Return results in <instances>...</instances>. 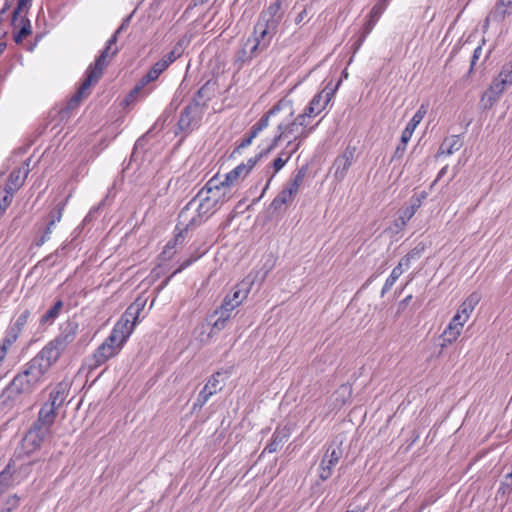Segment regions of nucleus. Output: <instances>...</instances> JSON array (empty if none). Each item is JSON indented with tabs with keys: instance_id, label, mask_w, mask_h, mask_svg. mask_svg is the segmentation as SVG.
Wrapping results in <instances>:
<instances>
[{
	"instance_id": "obj_7",
	"label": "nucleus",
	"mask_w": 512,
	"mask_h": 512,
	"mask_svg": "<svg viewBox=\"0 0 512 512\" xmlns=\"http://www.w3.org/2000/svg\"><path fill=\"white\" fill-rule=\"evenodd\" d=\"M203 114L204 111L201 110L197 103L186 105L179 115L177 123L178 130L185 135H188L198 129L201 124Z\"/></svg>"
},
{
	"instance_id": "obj_9",
	"label": "nucleus",
	"mask_w": 512,
	"mask_h": 512,
	"mask_svg": "<svg viewBox=\"0 0 512 512\" xmlns=\"http://www.w3.org/2000/svg\"><path fill=\"white\" fill-rule=\"evenodd\" d=\"M62 354L53 347L51 343H47L31 360L30 362L40 370L45 376L51 367L57 363Z\"/></svg>"
},
{
	"instance_id": "obj_58",
	"label": "nucleus",
	"mask_w": 512,
	"mask_h": 512,
	"mask_svg": "<svg viewBox=\"0 0 512 512\" xmlns=\"http://www.w3.org/2000/svg\"><path fill=\"white\" fill-rule=\"evenodd\" d=\"M467 321H464L460 315H458L456 313V315H454V317L452 318V320L450 321L449 325L450 326H454V328H458L459 327V330L462 331V328L464 326V324L466 323Z\"/></svg>"
},
{
	"instance_id": "obj_20",
	"label": "nucleus",
	"mask_w": 512,
	"mask_h": 512,
	"mask_svg": "<svg viewBox=\"0 0 512 512\" xmlns=\"http://www.w3.org/2000/svg\"><path fill=\"white\" fill-rule=\"evenodd\" d=\"M253 283L254 280L249 277L242 280L233 288L230 299L239 306L247 298Z\"/></svg>"
},
{
	"instance_id": "obj_39",
	"label": "nucleus",
	"mask_w": 512,
	"mask_h": 512,
	"mask_svg": "<svg viewBox=\"0 0 512 512\" xmlns=\"http://www.w3.org/2000/svg\"><path fill=\"white\" fill-rule=\"evenodd\" d=\"M384 8L381 6V4H376L370 11V20L367 22L366 24V27H365V34H368L371 32V30L373 29V27L375 26V23L377 21V19L380 17V15L382 14ZM366 35L363 36V38L365 37Z\"/></svg>"
},
{
	"instance_id": "obj_16",
	"label": "nucleus",
	"mask_w": 512,
	"mask_h": 512,
	"mask_svg": "<svg viewBox=\"0 0 512 512\" xmlns=\"http://www.w3.org/2000/svg\"><path fill=\"white\" fill-rule=\"evenodd\" d=\"M283 2L284 0H275L260 13L258 20L278 27L284 14L282 9Z\"/></svg>"
},
{
	"instance_id": "obj_43",
	"label": "nucleus",
	"mask_w": 512,
	"mask_h": 512,
	"mask_svg": "<svg viewBox=\"0 0 512 512\" xmlns=\"http://www.w3.org/2000/svg\"><path fill=\"white\" fill-rule=\"evenodd\" d=\"M30 317V311L28 309L24 310L15 320V322L10 326L13 330L21 334L23 328L28 322Z\"/></svg>"
},
{
	"instance_id": "obj_27",
	"label": "nucleus",
	"mask_w": 512,
	"mask_h": 512,
	"mask_svg": "<svg viewBox=\"0 0 512 512\" xmlns=\"http://www.w3.org/2000/svg\"><path fill=\"white\" fill-rule=\"evenodd\" d=\"M287 162H285L284 159L281 157H277L270 165H268L265 170V176H267V182L266 185L262 191L261 197L264 195L266 190L269 188V185L274 178V176L286 165Z\"/></svg>"
},
{
	"instance_id": "obj_36",
	"label": "nucleus",
	"mask_w": 512,
	"mask_h": 512,
	"mask_svg": "<svg viewBox=\"0 0 512 512\" xmlns=\"http://www.w3.org/2000/svg\"><path fill=\"white\" fill-rule=\"evenodd\" d=\"M184 52L183 40L178 41L172 50L164 55L161 59L166 62L169 66L174 61H176Z\"/></svg>"
},
{
	"instance_id": "obj_57",
	"label": "nucleus",
	"mask_w": 512,
	"mask_h": 512,
	"mask_svg": "<svg viewBox=\"0 0 512 512\" xmlns=\"http://www.w3.org/2000/svg\"><path fill=\"white\" fill-rule=\"evenodd\" d=\"M131 18H132V14H130L129 16L124 18L121 25L114 32V34L112 36H116V40L118 39V35L121 34L124 30H126L128 28Z\"/></svg>"
},
{
	"instance_id": "obj_51",
	"label": "nucleus",
	"mask_w": 512,
	"mask_h": 512,
	"mask_svg": "<svg viewBox=\"0 0 512 512\" xmlns=\"http://www.w3.org/2000/svg\"><path fill=\"white\" fill-rule=\"evenodd\" d=\"M498 77L505 80L509 85L512 84V62H508L502 66Z\"/></svg>"
},
{
	"instance_id": "obj_50",
	"label": "nucleus",
	"mask_w": 512,
	"mask_h": 512,
	"mask_svg": "<svg viewBox=\"0 0 512 512\" xmlns=\"http://www.w3.org/2000/svg\"><path fill=\"white\" fill-rule=\"evenodd\" d=\"M270 152H266V149L262 150L259 154H257L255 157L249 158L246 163H241L240 165H244L246 170L245 174L248 175L249 172L253 169V167L256 165V163L264 156L269 154Z\"/></svg>"
},
{
	"instance_id": "obj_40",
	"label": "nucleus",
	"mask_w": 512,
	"mask_h": 512,
	"mask_svg": "<svg viewBox=\"0 0 512 512\" xmlns=\"http://www.w3.org/2000/svg\"><path fill=\"white\" fill-rule=\"evenodd\" d=\"M32 4V0H18L17 6L12 13V25L17 26V16L22 13H27L30 6Z\"/></svg>"
},
{
	"instance_id": "obj_64",
	"label": "nucleus",
	"mask_w": 512,
	"mask_h": 512,
	"mask_svg": "<svg viewBox=\"0 0 512 512\" xmlns=\"http://www.w3.org/2000/svg\"><path fill=\"white\" fill-rule=\"evenodd\" d=\"M305 113V115L307 116V118H311V117H316L317 115L320 114V112H318L313 106H311L310 104H308V106L304 109L303 111Z\"/></svg>"
},
{
	"instance_id": "obj_26",
	"label": "nucleus",
	"mask_w": 512,
	"mask_h": 512,
	"mask_svg": "<svg viewBox=\"0 0 512 512\" xmlns=\"http://www.w3.org/2000/svg\"><path fill=\"white\" fill-rule=\"evenodd\" d=\"M462 142L457 135L447 137L442 142L438 154L439 155H452L454 152L460 150Z\"/></svg>"
},
{
	"instance_id": "obj_56",
	"label": "nucleus",
	"mask_w": 512,
	"mask_h": 512,
	"mask_svg": "<svg viewBox=\"0 0 512 512\" xmlns=\"http://www.w3.org/2000/svg\"><path fill=\"white\" fill-rule=\"evenodd\" d=\"M222 309L229 311L232 313V311L238 307V305L230 299V294H227L221 304Z\"/></svg>"
},
{
	"instance_id": "obj_6",
	"label": "nucleus",
	"mask_w": 512,
	"mask_h": 512,
	"mask_svg": "<svg viewBox=\"0 0 512 512\" xmlns=\"http://www.w3.org/2000/svg\"><path fill=\"white\" fill-rule=\"evenodd\" d=\"M284 102L281 100L270 108L262 117L251 127L250 131L239 141L235 152L247 148L253 140L269 126L270 118L282 110Z\"/></svg>"
},
{
	"instance_id": "obj_23",
	"label": "nucleus",
	"mask_w": 512,
	"mask_h": 512,
	"mask_svg": "<svg viewBox=\"0 0 512 512\" xmlns=\"http://www.w3.org/2000/svg\"><path fill=\"white\" fill-rule=\"evenodd\" d=\"M212 94V85L209 82H206L199 88V90L197 91L194 98L189 104L197 103L200 106L201 110L205 111V109L207 108V103L211 99Z\"/></svg>"
},
{
	"instance_id": "obj_28",
	"label": "nucleus",
	"mask_w": 512,
	"mask_h": 512,
	"mask_svg": "<svg viewBox=\"0 0 512 512\" xmlns=\"http://www.w3.org/2000/svg\"><path fill=\"white\" fill-rule=\"evenodd\" d=\"M426 112H427L426 107L424 105H421L419 107V109L416 111V113L413 115V117L410 119V121L407 123L405 129L403 130V140L407 139L408 135L413 134L416 127L423 120Z\"/></svg>"
},
{
	"instance_id": "obj_18",
	"label": "nucleus",
	"mask_w": 512,
	"mask_h": 512,
	"mask_svg": "<svg viewBox=\"0 0 512 512\" xmlns=\"http://www.w3.org/2000/svg\"><path fill=\"white\" fill-rule=\"evenodd\" d=\"M289 436H290L289 429H287L286 427L277 428L274 431L270 442L264 448L263 453L277 452L284 445V443L288 440Z\"/></svg>"
},
{
	"instance_id": "obj_41",
	"label": "nucleus",
	"mask_w": 512,
	"mask_h": 512,
	"mask_svg": "<svg viewBox=\"0 0 512 512\" xmlns=\"http://www.w3.org/2000/svg\"><path fill=\"white\" fill-rule=\"evenodd\" d=\"M19 335L20 334L18 332H16L15 330H13L11 327L8 328V330L6 332V335H5L4 339H3V342H2V344H0V349L4 348V358L7 355L8 348L14 342H16V340L18 339Z\"/></svg>"
},
{
	"instance_id": "obj_48",
	"label": "nucleus",
	"mask_w": 512,
	"mask_h": 512,
	"mask_svg": "<svg viewBox=\"0 0 512 512\" xmlns=\"http://www.w3.org/2000/svg\"><path fill=\"white\" fill-rule=\"evenodd\" d=\"M67 248V244H62L54 253H51L47 257L43 259L44 263H49L51 266L56 264V258L62 257L66 254L65 250Z\"/></svg>"
},
{
	"instance_id": "obj_32",
	"label": "nucleus",
	"mask_w": 512,
	"mask_h": 512,
	"mask_svg": "<svg viewBox=\"0 0 512 512\" xmlns=\"http://www.w3.org/2000/svg\"><path fill=\"white\" fill-rule=\"evenodd\" d=\"M63 301L61 299H58L54 305L41 316L40 323L42 325L52 324L54 320L59 316L62 308H63Z\"/></svg>"
},
{
	"instance_id": "obj_37",
	"label": "nucleus",
	"mask_w": 512,
	"mask_h": 512,
	"mask_svg": "<svg viewBox=\"0 0 512 512\" xmlns=\"http://www.w3.org/2000/svg\"><path fill=\"white\" fill-rule=\"evenodd\" d=\"M404 269H400V267H394L389 277L386 279L382 290H381V296H384L395 284L397 279L403 274Z\"/></svg>"
},
{
	"instance_id": "obj_61",
	"label": "nucleus",
	"mask_w": 512,
	"mask_h": 512,
	"mask_svg": "<svg viewBox=\"0 0 512 512\" xmlns=\"http://www.w3.org/2000/svg\"><path fill=\"white\" fill-rule=\"evenodd\" d=\"M168 67L169 66L166 64V62L160 59L152 66V69H154L158 74L161 75V73L164 72Z\"/></svg>"
},
{
	"instance_id": "obj_15",
	"label": "nucleus",
	"mask_w": 512,
	"mask_h": 512,
	"mask_svg": "<svg viewBox=\"0 0 512 512\" xmlns=\"http://www.w3.org/2000/svg\"><path fill=\"white\" fill-rule=\"evenodd\" d=\"M221 375V372H216L209 378L203 389L199 392L196 403L194 404L195 406H204L214 394L222 389L219 380Z\"/></svg>"
},
{
	"instance_id": "obj_52",
	"label": "nucleus",
	"mask_w": 512,
	"mask_h": 512,
	"mask_svg": "<svg viewBox=\"0 0 512 512\" xmlns=\"http://www.w3.org/2000/svg\"><path fill=\"white\" fill-rule=\"evenodd\" d=\"M55 226H50V222L47 223V226L43 232V234L41 235L40 238H38L35 242L36 246L40 247L42 246L45 242H47L48 240H50V237H51V234H52V231H53V228Z\"/></svg>"
},
{
	"instance_id": "obj_2",
	"label": "nucleus",
	"mask_w": 512,
	"mask_h": 512,
	"mask_svg": "<svg viewBox=\"0 0 512 512\" xmlns=\"http://www.w3.org/2000/svg\"><path fill=\"white\" fill-rule=\"evenodd\" d=\"M229 198L230 193L220 182V176L216 174L181 210L179 219L182 224L185 223L186 228L198 226L214 214Z\"/></svg>"
},
{
	"instance_id": "obj_46",
	"label": "nucleus",
	"mask_w": 512,
	"mask_h": 512,
	"mask_svg": "<svg viewBox=\"0 0 512 512\" xmlns=\"http://www.w3.org/2000/svg\"><path fill=\"white\" fill-rule=\"evenodd\" d=\"M200 257V255H196V256H191L189 259L183 261L180 266L172 273L171 276H169L168 278H166L161 287L163 288L164 286H166L168 284V282L170 281V279L177 273H180L182 272L184 269H186L187 267H189L192 263H194L198 258Z\"/></svg>"
},
{
	"instance_id": "obj_34",
	"label": "nucleus",
	"mask_w": 512,
	"mask_h": 512,
	"mask_svg": "<svg viewBox=\"0 0 512 512\" xmlns=\"http://www.w3.org/2000/svg\"><path fill=\"white\" fill-rule=\"evenodd\" d=\"M253 44L248 39L244 43L243 47L238 51L237 53V61H240L242 63L251 60L252 58L256 57L258 54H260V51H251Z\"/></svg>"
},
{
	"instance_id": "obj_42",
	"label": "nucleus",
	"mask_w": 512,
	"mask_h": 512,
	"mask_svg": "<svg viewBox=\"0 0 512 512\" xmlns=\"http://www.w3.org/2000/svg\"><path fill=\"white\" fill-rule=\"evenodd\" d=\"M421 206V199L420 198H411V205L403 210L401 219L403 223L405 224L406 220H410L417 209Z\"/></svg>"
},
{
	"instance_id": "obj_29",
	"label": "nucleus",
	"mask_w": 512,
	"mask_h": 512,
	"mask_svg": "<svg viewBox=\"0 0 512 512\" xmlns=\"http://www.w3.org/2000/svg\"><path fill=\"white\" fill-rule=\"evenodd\" d=\"M294 197L282 189L278 195L272 200L269 209L275 212H280L284 209V206L292 203Z\"/></svg>"
},
{
	"instance_id": "obj_24",
	"label": "nucleus",
	"mask_w": 512,
	"mask_h": 512,
	"mask_svg": "<svg viewBox=\"0 0 512 512\" xmlns=\"http://www.w3.org/2000/svg\"><path fill=\"white\" fill-rule=\"evenodd\" d=\"M334 89H323L321 92L317 93L312 100L309 102L311 106H313L318 112H322L328 103L331 101L334 96Z\"/></svg>"
},
{
	"instance_id": "obj_59",
	"label": "nucleus",
	"mask_w": 512,
	"mask_h": 512,
	"mask_svg": "<svg viewBox=\"0 0 512 512\" xmlns=\"http://www.w3.org/2000/svg\"><path fill=\"white\" fill-rule=\"evenodd\" d=\"M49 343H51L53 345V347L56 348L62 355L65 353V351L68 348V346L66 344H63L61 341H59L56 338H53L52 340H50Z\"/></svg>"
},
{
	"instance_id": "obj_11",
	"label": "nucleus",
	"mask_w": 512,
	"mask_h": 512,
	"mask_svg": "<svg viewBox=\"0 0 512 512\" xmlns=\"http://www.w3.org/2000/svg\"><path fill=\"white\" fill-rule=\"evenodd\" d=\"M355 153L356 148L348 145L343 153L335 158L331 170H333V177L338 182L346 177L348 170L355 161Z\"/></svg>"
},
{
	"instance_id": "obj_31",
	"label": "nucleus",
	"mask_w": 512,
	"mask_h": 512,
	"mask_svg": "<svg viewBox=\"0 0 512 512\" xmlns=\"http://www.w3.org/2000/svg\"><path fill=\"white\" fill-rule=\"evenodd\" d=\"M512 6V0H499L495 8L490 12L489 18L494 21H502L508 15L507 8Z\"/></svg>"
},
{
	"instance_id": "obj_60",
	"label": "nucleus",
	"mask_w": 512,
	"mask_h": 512,
	"mask_svg": "<svg viewBox=\"0 0 512 512\" xmlns=\"http://www.w3.org/2000/svg\"><path fill=\"white\" fill-rule=\"evenodd\" d=\"M307 116L305 115V113H301L299 114L293 121L301 128H304V129H307Z\"/></svg>"
},
{
	"instance_id": "obj_53",
	"label": "nucleus",
	"mask_w": 512,
	"mask_h": 512,
	"mask_svg": "<svg viewBox=\"0 0 512 512\" xmlns=\"http://www.w3.org/2000/svg\"><path fill=\"white\" fill-rule=\"evenodd\" d=\"M19 497L17 495H13L8 497L5 503V508L2 510V512H11L19 505Z\"/></svg>"
},
{
	"instance_id": "obj_25",
	"label": "nucleus",
	"mask_w": 512,
	"mask_h": 512,
	"mask_svg": "<svg viewBox=\"0 0 512 512\" xmlns=\"http://www.w3.org/2000/svg\"><path fill=\"white\" fill-rule=\"evenodd\" d=\"M306 171V167H301L300 169H298L296 173L293 175V177L287 182V184L283 188L287 193H290V195L294 198L297 195L299 188L304 181Z\"/></svg>"
},
{
	"instance_id": "obj_38",
	"label": "nucleus",
	"mask_w": 512,
	"mask_h": 512,
	"mask_svg": "<svg viewBox=\"0 0 512 512\" xmlns=\"http://www.w3.org/2000/svg\"><path fill=\"white\" fill-rule=\"evenodd\" d=\"M421 256V250L418 248L412 249L408 252L401 260L399 261L396 267H400V269H408L411 265L412 260H417Z\"/></svg>"
},
{
	"instance_id": "obj_8",
	"label": "nucleus",
	"mask_w": 512,
	"mask_h": 512,
	"mask_svg": "<svg viewBox=\"0 0 512 512\" xmlns=\"http://www.w3.org/2000/svg\"><path fill=\"white\" fill-rule=\"evenodd\" d=\"M277 28L274 25L257 20L254 26V36L248 39L253 44L251 51H260L261 53L265 51L277 33Z\"/></svg>"
},
{
	"instance_id": "obj_55",
	"label": "nucleus",
	"mask_w": 512,
	"mask_h": 512,
	"mask_svg": "<svg viewBox=\"0 0 512 512\" xmlns=\"http://www.w3.org/2000/svg\"><path fill=\"white\" fill-rule=\"evenodd\" d=\"M275 262L276 259L274 258V256L272 254H268L267 259L262 268L264 270L263 278L266 277L267 274L274 268Z\"/></svg>"
},
{
	"instance_id": "obj_13",
	"label": "nucleus",
	"mask_w": 512,
	"mask_h": 512,
	"mask_svg": "<svg viewBox=\"0 0 512 512\" xmlns=\"http://www.w3.org/2000/svg\"><path fill=\"white\" fill-rule=\"evenodd\" d=\"M30 163L31 159L28 158L21 167L14 169L10 173L7 183L3 189L4 191L11 192V194L14 195V193L22 187L30 172Z\"/></svg>"
},
{
	"instance_id": "obj_54",
	"label": "nucleus",
	"mask_w": 512,
	"mask_h": 512,
	"mask_svg": "<svg viewBox=\"0 0 512 512\" xmlns=\"http://www.w3.org/2000/svg\"><path fill=\"white\" fill-rule=\"evenodd\" d=\"M490 86L494 89L500 92L501 94L505 91V89L509 86L508 83H506L505 80H502V78H499L498 76L495 77L490 84Z\"/></svg>"
},
{
	"instance_id": "obj_3",
	"label": "nucleus",
	"mask_w": 512,
	"mask_h": 512,
	"mask_svg": "<svg viewBox=\"0 0 512 512\" xmlns=\"http://www.w3.org/2000/svg\"><path fill=\"white\" fill-rule=\"evenodd\" d=\"M45 381V375L28 361L0 395L3 405L13 407L22 404Z\"/></svg>"
},
{
	"instance_id": "obj_1",
	"label": "nucleus",
	"mask_w": 512,
	"mask_h": 512,
	"mask_svg": "<svg viewBox=\"0 0 512 512\" xmlns=\"http://www.w3.org/2000/svg\"><path fill=\"white\" fill-rule=\"evenodd\" d=\"M65 398V385L58 383L50 392L48 400L41 406L37 419L21 441V452L24 455L28 456L39 450L42 444L52 437L57 410L63 405Z\"/></svg>"
},
{
	"instance_id": "obj_17",
	"label": "nucleus",
	"mask_w": 512,
	"mask_h": 512,
	"mask_svg": "<svg viewBox=\"0 0 512 512\" xmlns=\"http://www.w3.org/2000/svg\"><path fill=\"white\" fill-rule=\"evenodd\" d=\"M78 331V323L74 320H67L61 324L60 332L55 338L69 347V345L76 339Z\"/></svg>"
},
{
	"instance_id": "obj_22",
	"label": "nucleus",
	"mask_w": 512,
	"mask_h": 512,
	"mask_svg": "<svg viewBox=\"0 0 512 512\" xmlns=\"http://www.w3.org/2000/svg\"><path fill=\"white\" fill-rule=\"evenodd\" d=\"M245 166L238 165L233 170L228 172L223 178L220 177V182L223 184L225 189L230 193L231 187L234 186L240 179L245 178Z\"/></svg>"
},
{
	"instance_id": "obj_33",
	"label": "nucleus",
	"mask_w": 512,
	"mask_h": 512,
	"mask_svg": "<svg viewBox=\"0 0 512 512\" xmlns=\"http://www.w3.org/2000/svg\"><path fill=\"white\" fill-rule=\"evenodd\" d=\"M158 74L154 69H150L139 81V83L131 90L130 97H134L138 94L148 83L158 79Z\"/></svg>"
},
{
	"instance_id": "obj_4",
	"label": "nucleus",
	"mask_w": 512,
	"mask_h": 512,
	"mask_svg": "<svg viewBox=\"0 0 512 512\" xmlns=\"http://www.w3.org/2000/svg\"><path fill=\"white\" fill-rule=\"evenodd\" d=\"M116 43V36H111L95 62L88 67L85 80L82 82L77 92L67 102L66 107L61 111L62 114H67L76 109L82 99L90 94L91 85L98 82L110 59L118 53L119 49Z\"/></svg>"
},
{
	"instance_id": "obj_19",
	"label": "nucleus",
	"mask_w": 512,
	"mask_h": 512,
	"mask_svg": "<svg viewBox=\"0 0 512 512\" xmlns=\"http://www.w3.org/2000/svg\"><path fill=\"white\" fill-rule=\"evenodd\" d=\"M130 335L131 334H129L128 330H123L117 325H114L110 335L104 340L103 343H108V345L114 346L116 352L119 353Z\"/></svg>"
},
{
	"instance_id": "obj_30",
	"label": "nucleus",
	"mask_w": 512,
	"mask_h": 512,
	"mask_svg": "<svg viewBox=\"0 0 512 512\" xmlns=\"http://www.w3.org/2000/svg\"><path fill=\"white\" fill-rule=\"evenodd\" d=\"M27 13H22L21 15L17 16V22L19 21L21 26V29L14 35V41L16 43H21L24 38L29 36L32 33V27L30 20L26 17Z\"/></svg>"
},
{
	"instance_id": "obj_47",
	"label": "nucleus",
	"mask_w": 512,
	"mask_h": 512,
	"mask_svg": "<svg viewBox=\"0 0 512 512\" xmlns=\"http://www.w3.org/2000/svg\"><path fill=\"white\" fill-rule=\"evenodd\" d=\"M13 199L11 192H6L0 189V215H2L6 209L10 206Z\"/></svg>"
},
{
	"instance_id": "obj_5",
	"label": "nucleus",
	"mask_w": 512,
	"mask_h": 512,
	"mask_svg": "<svg viewBox=\"0 0 512 512\" xmlns=\"http://www.w3.org/2000/svg\"><path fill=\"white\" fill-rule=\"evenodd\" d=\"M313 129L314 127L309 129L301 128L293 120L290 122H281L277 126L276 134L267 146L266 152L273 151L283 139H289L287 142V148H289L295 141L306 139Z\"/></svg>"
},
{
	"instance_id": "obj_44",
	"label": "nucleus",
	"mask_w": 512,
	"mask_h": 512,
	"mask_svg": "<svg viewBox=\"0 0 512 512\" xmlns=\"http://www.w3.org/2000/svg\"><path fill=\"white\" fill-rule=\"evenodd\" d=\"M64 204H58L48 215V222H50V226H55L58 222L61 221L63 215Z\"/></svg>"
},
{
	"instance_id": "obj_35",
	"label": "nucleus",
	"mask_w": 512,
	"mask_h": 512,
	"mask_svg": "<svg viewBox=\"0 0 512 512\" xmlns=\"http://www.w3.org/2000/svg\"><path fill=\"white\" fill-rule=\"evenodd\" d=\"M502 94L489 86L488 90L482 95L481 102L485 109H490L500 98Z\"/></svg>"
},
{
	"instance_id": "obj_21",
	"label": "nucleus",
	"mask_w": 512,
	"mask_h": 512,
	"mask_svg": "<svg viewBox=\"0 0 512 512\" xmlns=\"http://www.w3.org/2000/svg\"><path fill=\"white\" fill-rule=\"evenodd\" d=\"M481 300V295L478 292L471 293L460 305L457 314L461 316L464 321H467Z\"/></svg>"
},
{
	"instance_id": "obj_62",
	"label": "nucleus",
	"mask_w": 512,
	"mask_h": 512,
	"mask_svg": "<svg viewBox=\"0 0 512 512\" xmlns=\"http://www.w3.org/2000/svg\"><path fill=\"white\" fill-rule=\"evenodd\" d=\"M215 315H217L218 318H221V319H223L225 321H228L230 319V317H231V312L222 309V307H219L215 311Z\"/></svg>"
},
{
	"instance_id": "obj_49",
	"label": "nucleus",
	"mask_w": 512,
	"mask_h": 512,
	"mask_svg": "<svg viewBox=\"0 0 512 512\" xmlns=\"http://www.w3.org/2000/svg\"><path fill=\"white\" fill-rule=\"evenodd\" d=\"M411 137H412V135H408L407 139L403 140V133L401 134V141L395 149L394 155L392 157L393 160L400 159L403 157V155L406 151L407 144L410 141Z\"/></svg>"
},
{
	"instance_id": "obj_14",
	"label": "nucleus",
	"mask_w": 512,
	"mask_h": 512,
	"mask_svg": "<svg viewBox=\"0 0 512 512\" xmlns=\"http://www.w3.org/2000/svg\"><path fill=\"white\" fill-rule=\"evenodd\" d=\"M118 353L114 346L108 345V343H102L93 353V355L87 359L86 363L89 370H94L108 361L110 358L116 356Z\"/></svg>"
},
{
	"instance_id": "obj_10",
	"label": "nucleus",
	"mask_w": 512,
	"mask_h": 512,
	"mask_svg": "<svg viewBox=\"0 0 512 512\" xmlns=\"http://www.w3.org/2000/svg\"><path fill=\"white\" fill-rule=\"evenodd\" d=\"M343 455L342 448L338 445H329L319 466V478L322 481L329 479L333 468L338 464Z\"/></svg>"
},
{
	"instance_id": "obj_63",
	"label": "nucleus",
	"mask_w": 512,
	"mask_h": 512,
	"mask_svg": "<svg viewBox=\"0 0 512 512\" xmlns=\"http://www.w3.org/2000/svg\"><path fill=\"white\" fill-rule=\"evenodd\" d=\"M352 393V387L348 384H343L339 387L337 390V394L347 395L348 397L351 396Z\"/></svg>"
},
{
	"instance_id": "obj_12",
	"label": "nucleus",
	"mask_w": 512,
	"mask_h": 512,
	"mask_svg": "<svg viewBox=\"0 0 512 512\" xmlns=\"http://www.w3.org/2000/svg\"><path fill=\"white\" fill-rule=\"evenodd\" d=\"M145 307V301L141 299H136L125 312L122 314L120 319L116 322L119 328L123 330H128L129 334H132L134 327L138 321V317L140 313L143 311Z\"/></svg>"
},
{
	"instance_id": "obj_45",
	"label": "nucleus",
	"mask_w": 512,
	"mask_h": 512,
	"mask_svg": "<svg viewBox=\"0 0 512 512\" xmlns=\"http://www.w3.org/2000/svg\"><path fill=\"white\" fill-rule=\"evenodd\" d=\"M460 334L461 331L459 330V327L454 328V326L448 325L444 330L442 337L444 342L452 343L459 337Z\"/></svg>"
}]
</instances>
